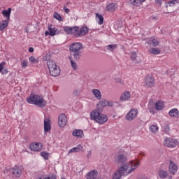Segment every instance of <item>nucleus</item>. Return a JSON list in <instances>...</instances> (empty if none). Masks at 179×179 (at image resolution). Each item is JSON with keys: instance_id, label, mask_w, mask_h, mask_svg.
I'll use <instances>...</instances> for the list:
<instances>
[{"instance_id": "f257e3e1", "label": "nucleus", "mask_w": 179, "mask_h": 179, "mask_svg": "<svg viewBox=\"0 0 179 179\" xmlns=\"http://www.w3.org/2000/svg\"><path fill=\"white\" fill-rule=\"evenodd\" d=\"M141 162L138 159L131 160L126 164L120 166L113 174V179H120L122 176H128L131 174L132 171L136 170Z\"/></svg>"}, {"instance_id": "f03ea898", "label": "nucleus", "mask_w": 179, "mask_h": 179, "mask_svg": "<svg viewBox=\"0 0 179 179\" xmlns=\"http://www.w3.org/2000/svg\"><path fill=\"white\" fill-rule=\"evenodd\" d=\"M63 30L66 33V34H69L70 36H73V37H82L83 36H86L87 33H89V28L87 27H84L80 28L78 26L75 27H63Z\"/></svg>"}, {"instance_id": "7ed1b4c3", "label": "nucleus", "mask_w": 179, "mask_h": 179, "mask_svg": "<svg viewBox=\"0 0 179 179\" xmlns=\"http://www.w3.org/2000/svg\"><path fill=\"white\" fill-rule=\"evenodd\" d=\"M27 103L29 104H35V106H38V107H45L47 101L44 100L42 96L31 94L29 97L27 99Z\"/></svg>"}, {"instance_id": "20e7f679", "label": "nucleus", "mask_w": 179, "mask_h": 179, "mask_svg": "<svg viewBox=\"0 0 179 179\" xmlns=\"http://www.w3.org/2000/svg\"><path fill=\"white\" fill-rule=\"evenodd\" d=\"M91 120L95 121L98 124H106L108 121V117L104 114L100 113L99 109H95L90 113Z\"/></svg>"}, {"instance_id": "39448f33", "label": "nucleus", "mask_w": 179, "mask_h": 179, "mask_svg": "<svg viewBox=\"0 0 179 179\" xmlns=\"http://www.w3.org/2000/svg\"><path fill=\"white\" fill-rule=\"evenodd\" d=\"M48 68L51 76H59L61 69L57 66V63L54 60H48L47 62Z\"/></svg>"}, {"instance_id": "423d86ee", "label": "nucleus", "mask_w": 179, "mask_h": 179, "mask_svg": "<svg viewBox=\"0 0 179 179\" xmlns=\"http://www.w3.org/2000/svg\"><path fill=\"white\" fill-rule=\"evenodd\" d=\"M82 48H83V45L79 42L73 43L70 45L69 50L71 52H73L75 59H79Z\"/></svg>"}, {"instance_id": "0eeeda50", "label": "nucleus", "mask_w": 179, "mask_h": 179, "mask_svg": "<svg viewBox=\"0 0 179 179\" xmlns=\"http://www.w3.org/2000/svg\"><path fill=\"white\" fill-rule=\"evenodd\" d=\"M156 83L155 77L152 75H147L143 79V85L145 87L151 89Z\"/></svg>"}, {"instance_id": "6e6552de", "label": "nucleus", "mask_w": 179, "mask_h": 179, "mask_svg": "<svg viewBox=\"0 0 179 179\" xmlns=\"http://www.w3.org/2000/svg\"><path fill=\"white\" fill-rule=\"evenodd\" d=\"M164 145L167 148H176L178 145V141L174 138H167L164 141Z\"/></svg>"}, {"instance_id": "1a4fd4ad", "label": "nucleus", "mask_w": 179, "mask_h": 179, "mask_svg": "<svg viewBox=\"0 0 179 179\" xmlns=\"http://www.w3.org/2000/svg\"><path fill=\"white\" fill-rule=\"evenodd\" d=\"M68 124V117H66V115L62 113L59 115L58 117V124L61 128H64Z\"/></svg>"}, {"instance_id": "9d476101", "label": "nucleus", "mask_w": 179, "mask_h": 179, "mask_svg": "<svg viewBox=\"0 0 179 179\" xmlns=\"http://www.w3.org/2000/svg\"><path fill=\"white\" fill-rule=\"evenodd\" d=\"M136 117H138V109L133 108L127 113L125 118L127 121H133Z\"/></svg>"}, {"instance_id": "9b49d317", "label": "nucleus", "mask_w": 179, "mask_h": 179, "mask_svg": "<svg viewBox=\"0 0 179 179\" xmlns=\"http://www.w3.org/2000/svg\"><path fill=\"white\" fill-rule=\"evenodd\" d=\"M49 31H45V36H51L54 37V36H57V34H59V31L58 29L55 27H52V25H49L48 27Z\"/></svg>"}, {"instance_id": "f8f14e48", "label": "nucleus", "mask_w": 179, "mask_h": 179, "mask_svg": "<svg viewBox=\"0 0 179 179\" xmlns=\"http://www.w3.org/2000/svg\"><path fill=\"white\" fill-rule=\"evenodd\" d=\"M23 172V166H14L12 169V174L14 177H20L22 176V173Z\"/></svg>"}, {"instance_id": "ddd939ff", "label": "nucleus", "mask_w": 179, "mask_h": 179, "mask_svg": "<svg viewBox=\"0 0 179 179\" xmlns=\"http://www.w3.org/2000/svg\"><path fill=\"white\" fill-rule=\"evenodd\" d=\"M29 148L33 152H40L43 149V144L41 143H32Z\"/></svg>"}, {"instance_id": "4468645a", "label": "nucleus", "mask_w": 179, "mask_h": 179, "mask_svg": "<svg viewBox=\"0 0 179 179\" xmlns=\"http://www.w3.org/2000/svg\"><path fill=\"white\" fill-rule=\"evenodd\" d=\"M178 170V167H177V165H176V163H174L172 161H170L169 166V171L170 174L171 176H176Z\"/></svg>"}, {"instance_id": "2eb2a0df", "label": "nucleus", "mask_w": 179, "mask_h": 179, "mask_svg": "<svg viewBox=\"0 0 179 179\" xmlns=\"http://www.w3.org/2000/svg\"><path fill=\"white\" fill-rule=\"evenodd\" d=\"M107 106L109 107H113V102H108L106 100H102L96 104L98 110H101V108L103 107H107Z\"/></svg>"}, {"instance_id": "dca6fc26", "label": "nucleus", "mask_w": 179, "mask_h": 179, "mask_svg": "<svg viewBox=\"0 0 179 179\" xmlns=\"http://www.w3.org/2000/svg\"><path fill=\"white\" fill-rule=\"evenodd\" d=\"M121 101H127L131 99V92L129 91L124 92L120 96Z\"/></svg>"}, {"instance_id": "f3484780", "label": "nucleus", "mask_w": 179, "mask_h": 179, "mask_svg": "<svg viewBox=\"0 0 179 179\" xmlns=\"http://www.w3.org/2000/svg\"><path fill=\"white\" fill-rule=\"evenodd\" d=\"M154 106L155 109L157 110V111H162V110L164 108V101L159 100L155 103Z\"/></svg>"}, {"instance_id": "a211bd4d", "label": "nucleus", "mask_w": 179, "mask_h": 179, "mask_svg": "<svg viewBox=\"0 0 179 179\" xmlns=\"http://www.w3.org/2000/svg\"><path fill=\"white\" fill-rule=\"evenodd\" d=\"M44 131L45 132L51 131V121L48 118H45L44 120Z\"/></svg>"}, {"instance_id": "6ab92c4d", "label": "nucleus", "mask_w": 179, "mask_h": 179, "mask_svg": "<svg viewBox=\"0 0 179 179\" xmlns=\"http://www.w3.org/2000/svg\"><path fill=\"white\" fill-rule=\"evenodd\" d=\"M147 43L150 44V45H152V47H157L159 44V39L155 37L150 38Z\"/></svg>"}, {"instance_id": "aec40b11", "label": "nucleus", "mask_w": 179, "mask_h": 179, "mask_svg": "<svg viewBox=\"0 0 179 179\" xmlns=\"http://www.w3.org/2000/svg\"><path fill=\"white\" fill-rule=\"evenodd\" d=\"M98 175H99V173H97V171L92 170L87 174L86 178L87 179H96V178H97Z\"/></svg>"}, {"instance_id": "412c9836", "label": "nucleus", "mask_w": 179, "mask_h": 179, "mask_svg": "<svg viewBox=\"0 0 179 179\" xmlns=\"http://www.w3.org/2000/svg\"><path fill=\"white\" fill-rule=\"evenodd\" d=\"M5 65H6V62H1L0 63V73H1V75H6L9 72L7 69H5Z\"/></svg>"}, {"instance_id": "4be33fe9", "label": "nucleus", "mask_w": 179, "mask_h": 179, "mask_svg": "<svg viewBox=\"0 0 179 179\" xmlns=\"http://www.w3.org/2000/svg\"><path fill=\"white\" fill-rule=\"evenodd\" d=\"M95 19L98 24L101 25L103 23H104V17H103V15L99 14V13L95 14Z\"/></svg>"}, {"instance_id": "5701e85b", "label": "nucleus", "mask_w": 179, "mask_h": 179, "mask_svg": "<svg viewBox=\"0 0 179 179\" xmlns=\"http://www.w3.org/2000/svg\"><path fill=\"white\" fill-rule=\"evenodd\" d=\"M12 12V8H9L7 10H3L1 13L3 16V17H6V20H10V13Z\"/></svg>"}, {"instance_id": "b1692460", "label": "nucleus", "mask_w": 179, "mask_h": 179, "mask_svg": "<svg viewBox=\"0 0 179 179\" xmlns=\"http://www.w3.org/2000/svg\"><path fill=\"white\" fill-rule=\"evenodd\" d=\"M83 152V146H82L80 145H78L76 148L71 149L69 151V155L71 153H76V152Z\"/></svg>"}, {"instance_id": "393cba45", "label": "nucleus", "mask_w": 179, "mask_h": 179, "mask_svg": "<svg viewBox=\"0 0 179 179\" xmlns=\"http://www.w3.org/2000/svg\"><path fill=\"white\" fill-rule=\"evenodd\" d=\"M170 117H173V118H178L179 117V111L177 108L171 109L169 113Z\"/></svg>"}, {"instance_id": "a878e982", "label": "nucleus", "mask_w": 179, "mask_h": 179, "mask_svg": "<svg viewBox=\"0 0 179 179\" xmlns=\"http://www.w3.org/2000/svg\"><path fill=\"white\" fill-rule=\"evenodd\" d=\"M128 160V158H127V155L125 154H120L117 156V162L122 164L126 163V162Z\"/></svg>"}, {"instance_id": "bb28decb", "label": "nucleus", "mask_w": 179, "mask_h": 179, "mask_svg": "<svg viewBox=\"0 0 179 179\" xmlns=\"http://www.w3.org/2000/svg\"><path fill=\"white\" fill-rule=\"evenodd\" d=\"M72 135L76 138H83V131L81 129H76L73 131Z\"/></svg>"}, {"instance_id": "cd10ccee", "label": "nucleus", "mask_w": 179, "mask_h": 179, "mask_svg": "<svg viewBox=\"0 0 179 179\" xmlns=\"http://www.w3.org/2000/svg\"><path fill=\"white\" fill-rule=\"evenodd\" d=\"M117 9V5L114 3H110L106 6L108 12H115Z\"/></svg>"}, {"instance_id": "c85d7f7f", "label": "nucleus", "mask_w": 179, "mask_h": 179, "mask_svg": "<svg viewBox=\"0 0 179 179\" xmlns=\"http://www.w3.org/2000/svg\"><path fill=\"white\" fill-rule=\"evenodd\" d=\"M9 24V20H5L0 22V31H3L6 29V27Z\"/></svg>"}, {"instance_id": "c756f323", "label": "nucleus", "mask_w": 179, "mask_h": 179, "mask_svg": "<svg viewBox=\"0 0 179 179\" xmlns=\"http://www.w3.org/2000/svg\"><path fill=\"white\" fill-rule=\"evenodd\" d=\"M92 94L97 99V100H101V92L97 89L92 90Z\"/></svg>"}, {"instance_id": "7c9ffc66", "label": "nucleus", "mask_w": 179, "mask_h": 179, "mask_svg": "<svg viewBox=\"0 0 179 179\" xmlns=\"http://www.w3.org/2000/svg\"><path fill=\"white\" fill-rule=\"evenodd\" d=\"M150 132H151V134L159 132V126H157V124H152L150 127Z\"/></svg>"}, {"instance_id": "2f4dec72", "label": "nucleus", "mask_w": 179, "mask_h": 179, "mask_svg": "<svg viewBox=\"0 0 179 179\" xmlns=\"http://www.w3.org/2000/svg\"><path fill=\"white\" fill-rule=\"evenodd\" d=\"M149 52H150V54H153V55H159V54L161 52V50L158 48H152L150 49Z\"/></svg>"}, {"instance_id": "473e14b6", "label": "nucleus", "mask_w": 179, "mask_h": 179, "mask_svg": "<svg viewBox=\"0 0 179 179\" xmlns=\"http://www.w3.org/2000/svg\"><path fill=\"white\" fill-rule=\"evenodd\" d=\"M158 174L160 178H166L167 176H169V173L166 171L159 170Z\"/></svg>"}, {"instance_id": "72a5a7b5", "label": "nucleus", "mask_w": 179, "mask_h": 179, "mask_svg": "<svg viewBox=\"0 0 179 179\" xmlns=\"http://www.w3.org/2000/svg\"><path fill=\"white\" fill-rule=\"evenodd\" d=\"M53 17L56 19L57 20H59V22H64V18L61 17V15H59L58 13L55 12L53 14Z\"/></svg>"}, {"instance_id": "f704fd0d", "label": "nucleus", "mask_w": 179, "mask_h": 179, "mask_svg": "<svg viewBox=\"0 0 179 179\" xmlns=\"http://www.w3.org/2000/svg\"><path fill=\"white\" fill-rule=\"evenodd\" d=\"M71 68H73V71H76L78 69V63L73 61L71 57H69Z\"/></svg>"}, {"instance_id": "c9c22d12", "label": "nucleus", "mask_w": 179, "mask_h": 179, "mask_svg": "<svg viewBox=\"0 0 179 179\" xmlns=\"http://www.w3.org/2000/svg\"><path fill=\"white\" fill-rule=\"evenodd\" d=\"M178 3V1L177 0H173V1H169L166 3V8H169V6H174V5H177Z\"/></svg>"}, {"instance_id": "e433bc0d", "label": "nucleus", "mask_w": 179, "mask_h": 179, "mask_svg": "<svg viewBox=\"0 0 179 179\" xmlns=\"http://www.w3.org/2000/svg\"><path fill=\"white\" fill-rule=\"evenodd\" d=\"M29 62L31 64H38V58H36L35 57L31 56L29 58Z\"/></svg>"}, {"instance_id": "4c0bfd02", "label": "nucleus", "mask_w": 179, "mask_h": 179, "mask_svg": "<svg viewBox=\"0 0 179 179\" xmlns=\"http://www.w3.org/2000/svg\"><path fill=\"white\" fill-rule=\"evenodd\" d=\"M41 156L45 159V160H48V157H50V154L45 151L41 152Z\"/></svg>"}, {"instance_id": "58836bf2", "label": "nucleus", "mask_w": 179, "mask_h": 179, "mask_svg": "<svg viewBox=\"0 0 179 179\" xmlns=\"http://www.w3.org/2000/svg\"><path fill=\"white\" fill-rule=\"evenodd\" d=\"M153 101H150L148 103L149 110L152 113V114H155V108H153Z\"/></svg>"}, {"instance_id": "ea45409f", "label": "nucleus", "mask_w": 179, "mask_h": 179, "mask_svg": "<svg viewBox=\"0 0 179 179\" xmlns=\"http://www.w3.org/2000/svg\"><path fill=\"white\" fill-rule=\"evenodd\" d=\"M28 65H29V62H27V60H23L22 62H21V66L22 69H26Z\"/></svg>"}, {"instance_id": "a19ab883", "label": "nucleus", "mask_w": 179, "mask_h": 179, "mask_svg": "<svg viewBox=\"0 0 179 179\" xmlns=\"http://www.w3.org/2000/svg\"><path fill=\"white\" fill-rule=\"evenodd\" d=\"M38 179H57V177L55 176V175H50L47 177H41L38 178Z\"/></svg>"}, {"instance_id": "79ce46f5", "label": "nucleus", "mask_w": 179, "mask_h": 179, "mask_svg": "<svg viewBox=\"0 0 179 179\" xmlns=\"http://www.w3.org/2000/svg\"><path fill=\"white\" fill-rule=\"evenodd\" d=\"M117 48V45H108L107 46V50H110V51H114Z\"/></svg>"}, {"instance_id": "37998d69", "label": "nucleus", "mask_w": 179, "mask_h": 179, "mask_svg": "<svg viewBox=\"0 0 179 179\" xmlns=\"http://www.w3.org/2000/svg\"><path fill=\"white\" fill-rule=\"evenodd\" d=\"M131 2L135 6H139V5H141V1L139 0H131Z\"/></svg>"}, {"instance_id": "c03bdc74", "label": "nucleus", "mask_w": 179, "mask_h": 179, "mask_svg": "<svg viewBox=\"0 0 179 179\" xmlns=\"http://www.w3.org/2000/svg\"><path fill=\"white\" fill-rule=\"evenodd\" d=\"M131 59H133V61H135V59H136V52H131Z\"/></svg>"}, {"instance_id": "a18cd8bd", "label": "nucleus", "mask_w": 179, "mask_h": 179, "mask_svg": "<svg viewBox=\"0 0 179 179\" xmlns=\"http://www.w3.org/2000/svg\"><path fill=\"white\" fill-rule=\"evenodd\" d=\"M163 1L164 0H155V3L157 5H162V3H163Z\"/></svg>"}, {"instance_id": "49530a36", "label": "nucleus", "mask_w": 179, "mask_h": 179, "mask_svg": "<svg viewBox=\"0 0 179 179\" xmlns=\"http://www.w3.org/2000/svg\"><path fill=\"white\" fill-rule=\"evenodd\" d=\"M64 10L66 13H69V12H71V10L68 8H66V6L64 7Z\"/></svg>"}, {"instance_id": "de8ad7c7", "label": "nucleus", "mask_w": 179, "mask_h": 179, "mask_svg": "<svg viewBox=\"0 0 179 179\" xmlns=\"http://www.w3.org/2000/svg\"><path fill=\"white\" fill-rule=\"evenodd\" d=\"M34 51V48H29V52H33Z\"/></svg>"}, {"instance_id": "09e8293b", "label": "nucleus", "mask_w": 179, "mask_h": 179, "mask_svg": "<svg viewBox=\"0 0 179 179\" xmlns=\"http://www.w3.org/2000/svg\"><path fill=\"white\" fill-rule=\"evenodd\" d=\"M87 157H90V156H92V151H88V154H87Z\"/></svg>"}, {"instance_id": "8fccbe9b", "label": "nucleus", "mask_w": 179, "mask_h": 179, "mask_svg": "<svg viewBox=\"0 0 179 179\" xmlns=\"http://www.w3.org/2000/svg\"><path fill=\"white\" fill-rule=\"evenodd\" d=\"M145 1H146V0H139L140 4L141 5L143 3V2H145Z\"/></svg>"}, {"instance_id": "3c124183", "label": "nucleus", "mask_w": 179, "mask_h": 179, "mask_svg": "<svg viewBox=\"0 0 179 179\" xmlns=\"http://www.w3.org/2000/svg\"><path fill=\"white\" fill-rule=\"evenodd\" d=\"M141 156H145V152H140Z\"/></svg>"}, {"instance_id": "603ef678", "label": "nucleus", "mask_w": 179, "mask_h": 179, "mask_svg": "<svg viewBox=\"0 0 179 179\" xmlns=\"http://www.w3.org/2000/svg\"><path fill=\"white\" fill-rule=\"evenodd\" d=\"M170 179H171V177H170Z\"/></svg>"}]
</instances>
